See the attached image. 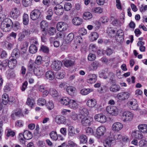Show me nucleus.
<instances>
[{
  "mask_svg": "<svg viewBox=\"0 0 147 147\" xmlns=\"http://www.w3.org/2000/svg\"><path fill=\"white\" fill-rule=\"evenodd\" d=\"M2 30L5 32H9L12 28L15 31H17L20 28V23L17 21L13 22L10 19L5 20L2 25Z\"/></svg>",
  "mask_w": 147,
  "mask_h": 147,
  "instance_id": "1",
  "label": "nucleus"
},
{
  "mask_svg": "<svg viewBox=\"0 0 147 147\" xmlns=\"http://www.w3.org/2000/svg\"><path fill=\"white\" fill-rule=\"evenodd\" d=\"M133 116V114L131 112L125 111L122 114V120L124 122H128L132 120Z\"/></svg>",
  "mask_w": 147,
  "mask_h": 147,
  "instance_id": "2",
  "label": "nucleus"
},
{
  "mask_svg": "<svg viewBox=\"0 0 147 147\" xmlns=\"http://www.w3.org/2000/svg\"><path fill=\"white\" fill-rule=\"evenodd\" d=\"M93 119L90 117H85L81 120V123L84 126H89L92 125L93 123Z\"/></svg>",
  "mask_w": 147,
  "mask_h": 147,
  "instance_id": "3",
  "label": "nucleus"
},
{
  "mask_svg": "<svg viewBox=\"0 0 147 147\" xmlns=\"http://www.w3.org/2000/svg\"><path fill=\"white\" fill-rule=\"evenodd\" d=\"M41 11L38 9H35L32 11L30 14V18L33 20L38 19L41 15Z\"/></svg>",
  "mask_w": 147,
  "mask_h": 147,
  "instance_id": "4",
  "label": "nucleus"
},
{
  "mask_svg": "<svg viewBox=\"0 0 147 147\" xmlns=\"http://www.w3.org/2000/svg\"><path fill=\"white\" fill-rule=\"evenodd\" d=\"M107 112L113 116H117L118 114V111L117 108L114 106H109L107 107Z\"/></svg>",
  "mask_w": 147,
  "mask_h": 147,
  "instance_id": "5",
  "label": "nucleus"
},
{
  "mask_svg": "<svg viewBox=\"0 0 147 147\" xmlns=\"http://www.w3.org/2000/svg\"><path fill=\"white\" fill-rule=\"evenodd\" d=\"M106 131V128L104 126H101L96 129L95 136L99 138L100 136L103 135Z\"/></svg>",
  "mask_w": 147,
  "mask_h": 147,
  "instance_id": "6",
  "label": "nucleus"
},
{
  "mask_svg": "<svg viewBox=\"0 0 147 147\" xmlns=\"http://www.w3.org/2000/svg\"><path fill=\"white\" fill-rule=\"evenodd\" d=\"M130 95V93L125 92L118 93L117 96V97L119 100L123 101L127 99Z\"/></svg>",
  "mask_w": 147,
  "mask_h": 147,
  "instance_id": "7",
  "label": "nucleus"
},
{
  "mask_svg": "<svg viewBox=\"0 0 147 147\" xmlns=\"http://www.w3.org/2000/svg\"><path fill=\"white\" fill-rule=\"evenodd\" d=\"M127 105L131 110H138V105L136 100L132 99L127 103Z\"/></svg>",
  "mask_w": 147,
  "mask_h": 147,
  "instance_id": "8",
  "label": "nucleus"
},
{
  "mask_svg": "<svg viewBox=\"0 0 147 147\" xmlns=\"http://www.w3.org/2000/svg\"><path fill=\"white\" fill-rule=\"evenodd\" d=\"M53 10L55 13L59 16L63 15L64 11L63 7L59 4L56 5L54 7Z\"/></svg>",
  "mask_w": 147,
  "mask_h": 147,
  "instance_id": "9",
  "label": "nucleus"
},
{
  "mask_svg": "<svg viewBox=\"0 0 147 147\" xmlns=\"http://www.w3.org/2000/svg\"><path fill=\"white\" fill-rule=\"evenodd\" d=\"M123 127V125L119 122L114 123L112 125V130L115 132H118L121 130Z\"/></svg>",
  "mask_w": 147,
  "mask_h": 147,
  "instance_id": "10",
  "label": "nucleus"
},
{
  "mask_svg": "<svg viewBox=\"0 0 147 147\" xmlns=\"http://www.w3.org/2000/svg\"><path fill=\"white\" fill-rule=\"evenodd\" d=\"M68 25L66 23L60 22L58 23L57 25V30L60 32L66 30L68 28Z\"/></svg>",
  "mask_w": 147,
  "mask_h": 147,
  "instance_id": "11",
  "label": "nucleus"
},
{
  "mask_svg": "<svg viewBox=\"0 0 147 147\" xmlns=\"http://www.w3.org/2000/svg\"><path fill=\"white\" fill-rule=\"evenodd\" d=\"M20 14V10L16 8L13 9L10 13L11 17L15 19H17Z\"/></svg>",
  "mask_w": 147,
  "mask_h": 147,
  "instance_id": "12",
  "label": "nucleus"
},
{
  "mask_svg": "<svg viewBox=\"0 0 147 147\" xmlns=\"http://www.w3.org/2000/svg\"><path fill=\"white\" fill-rule=\"evenodd\" d=\"M95 119L97 121L101 123H104L107 121V118L106 116L102 114L96 115L94 117Z\"/></svg>",
  "mask_w": 147,
  "mask_h": 147,
  "instance_id": "13",
  "label": "nucleus"
},
{
  "mask_svg": "<svg viewBox=\"0 0 147 147\" xmlns=\"http://www.w3.org/2000/svg\"><path fill=\"white\" fill-rule=\"evenodd\" d=\"M131 136L134 138L138 139H142L143 137L142 132L139 130L134 131L132 133Z\"/></svg>",
  "mask_w": 147,
  "mask_h": 147,
  "instance_id": "14",
  "label": "nucleus"
},
{
  "mask_svg": "<svg viewBox=\"0 0 147 147\" xmlns=\"http://www.w3.org/2000/svg\"><path fill=\"white\" fill-rule=\"evenodd\" d=\"M62 66V63L59 61H55L53 62L51 65L52 67L54 69L57 70L60 69Z\"/></svg>",
  "mask_w": 147,
  "mask_h": 147,
  "instance_id": "15",
  "label": "nucleus"
},
{
  "mask_svg": "<svg viewBox=\"0 0 147 147\" xmlns=\"http://www.w3.org/2000/svg\"><path fill=\"white\" fill-rule=\"evenodd\" d=\"M97 80L96 76L95 74H89L87 77V81L88 83H94Z\"/></svg>",
  "mask_w": 147,
  "mask_h": 147,
  "instance_id": "16",
  "label": "nucleus"
},
{
  "mask_svg": "<svg viewBox=\"0 0 147 147\" xmlns=\"http://www.w3.org/2000/svg\"><path fill=\"white\" fill-rule=\"evenodd\" d=\"M65 117L62 116L57 115L55 118V122L59 124L64 123L65 122Z\"/></svg>",
  "mask_w": 147,
  "mask_h": 147,
  "instance_id": "17",
  "label": "nucleus"
},
{
  "mask_svg": "<svg viewBox=\"0 0 147 147\" xmlns=\"http://www.w3.org/2000/svg\"><path fill=\"white\" fill-rule=\"evenodd\" d=\"M73 24L76 26H79L82 24L83 20L81 18L78 17H75L72 20Z\"/></svg>",
  "mask_w": 147,
  "mask_h": 147,
  "instance_id": "18",
  "label": "nucleus"
},
{
  "mask_svg": "<svg viewBox=\"0 0 147 147\" xmlns=\"http://www.w3.org/2000/svg\"><path fill=\"white\" fill-rule=\"evenodd\" d=\"M2 101L3 104L4 105L7 104L9 102H13V101H11L9 100L8 95L6 93H4L3 94L2 96Z\"/></svg>",
  "mask_w": 147,
  "mask_h": 147,
  "instance_id": "19",
  "label": "nucleus"
},
{
  "mask_svg": "<svg viewBox=\"0 0 147 147\" xmlns=\"http://www.w3.org/2000/svg\"><path fill=\"white\" fill-rule=\"evenodd\" d=\"M123 32L121 30H118L116 33L117 40L119 42L123 39Z\"/></svg>",
  "mask_w": 147,
  "mask_h": 147,
  "instance_id": "20",
  "label": "nucleus"
},
{
  "mask_svg": "<svg viewBox=\"0 0 147 147\" xmlns=\"http://www.w3.org/2000/svg\"><path fill=\"white\" fill-rule=\"evenodd\" d=\"M138 129L141 132L144 134L147 133V125L140 124L138 126Z\"/></svg>",
  "mask_w": 147,
  "mask_h": 147,
  "instance_id": "21",
  "label": "nucleus"
},
{
  "mask_svg": "<svg viewBox=\"0 0 147 147\" xmlns=\"http://www.w3.org/2000/svg\"><path fill=\"white\" fill-rule=\"evenodd\" d=\"M69 105V107L72 109H75L78 108V104L77 101L74 100H71Z\"/></svg>",
  "mask_w": 147,
  "mask_h": 147,
  "instance_id": "22",
  "label": "nucleus"
},
{
  "mask_svg": "<svg viewBox=\"0 0 147 147\" xmlns=\"http://www.w3.org/2000/svg\"><path fill=\"white\" fill-rule=\"evenodd\" d=\"M96 104V100L94 99L89 100L86 102L87 106L90 107H94Z\"/></svg>",
  "mask_w": 147,
  "mask_h": 147,
  "instance_id": "23",
  "label": "nucleus"
},
{
  "mask_svg": "<svg viewBox=\"0 0 147 147\" xmlns=\"http://www.w3.org/2000/svg\"><path fill=\"white\" fill-rule=\"evenodd\" d=\"M45 76L47 79L50 80H53L55 78V75L53 72L51 71H47L46 73Z\"/></svg>",
  "mask_w": 147,
  "mask_h": 147,
  "instance_id": "24",
  "label": "nucleus"
},
{
  "mask_svg": "<svg viewBox=\"0 0 147 147\" xmlns=\"http://www.w3.org/2000/svg\"><path fill=\"white\" fill-rule=\"evenodd\" d=\"M24 138L28 140L31 139L32 137L31 133L28 130H26L24 132Z\"/></svg>",
  "mask_w": 147,
  "mask_h": 147,
  "instance_id": "25",
  "label": "nucleus"
},
{
  "mask_svg": "<svg viewBox=\"0 0 147 147\" xmlns=\"http://www.w3.org/2000/svg\"><path fill=\"white\" fill-rule=\"evenodd\" d=\"M48 26V24L45 21H42L40 23V26L42 29V32L45 33V30L46 28Z\"/></svg>",
  "mask_w": 147,
  "mask_h": 147,
  "instance_id": "26",
  "label": "nucleus"
},
{
  "mask_svg": "<svg viewBox=\"0 0 147 147\" xmlns=\"http://www.w3.org/2000/svg\"><path fill=\"white\" fill-rule=\"evenodd\" d=\"M71 100L67 97H63L61 99L60 102L62 104L67 105L69 104Z\"/></svg>",
  "mask_w": 147,
  "mask_h": 147,
  "instance_id": "27",
  "label": "nucleus"
},
{
  "mask_svg": "<svg viewBox=\"0 0 147 147\" xmlns=\"http://www.w3.org/2000/svg\"><path fill=\"white\" fill-rule=\"evenodd\" d=\"M120 89V86L116 84H113L110 88V91L113 92H116L118 91Z\"/></svg>",
  "mask_w": 147,
  "mask_h": 147,
  "instance_id": "28",
  "label": "nucleus"
},
{
  "mask_svg": "<svg viewBox=\"0 0 147 147\" xmlns=\"http://www.w3.org/2000/svg\"><path fill=\"white\" fill-rule=\"evenodd\" d=\"M20 54V50L17 49H15L13 50L11 55L13 57L17 58L19 57Z\"/></svg>",
  "mask_w": 147,
  "mask_h": 147,
  "instance_id": "29",
  "label": "nucleus"
},
{
  "mask_svg": "<svg viewBox=\"0 0 147 147\" xmlns=\"http://www.w3.org/2000/svg\"><path fill=\"white\" fill-rule=\"evenodd\" d=\"M75 89V88L73 86H69L66 88V90L69 94L72 95L74 93Z\"/></svg>",
  "mask_w": 147,
  "mask_h": 147,
  "instance_id": "30",
  "label": "nucleus"
},
{
  "mask_svg": "<svg viewBox=\"0 0 147 147\" xmlns=\"http://www.w3.org/2000/svg\"><path fill=\"white\" fill-rule=\"evenodd\" d=\"M17 61L16 59H12L9 62V67L10 68H13L17 64Z\"/></svg>",
  "mask_w": 147,
  "mask_h": 147,
  "instance_id": "31",
  "label": "nucleus"
},
{
  "mask_svg": "<svg viewBox=\"0 0 147 147\" xmlns=\"http://www.w3.org/2000/svg\"><path fill=\"white\" fill-rule=\"evenodd\" d=\"M51 138L53 140L56 141L58 140V135L56 131H52L49 134Z\"/></svg>",
  "mask_w": 147,
  "mask_h": 147,
  "instance_id": "32",
  "label": "nucleus"
},
{
  "mask_svg": "<svg viewBox=\"0 0 147 147\" xmlns=\"http://www.w3.org/2000/svg\"><path fill=\"white\" fill-rule=\"evenodd\" d=\"M37 51L36 46L35 45L32 44L29 47V51L31 53H35L37 52Z\"/></svg>",
  "mask_w": 147,
  "mask_h": 147,
  "instance_id": "33",
  "label": "nucleus"
},
{
  "mask_svg": "<svg viewBox=\"0 0 147 147\" xmlns=\"http://www.w3.org/2000/svg\"><path fill=\"white\" fill-rule=\"evenodd\" d=\"M23 23L25 25H27L29 23V16L28 14L24 13L23 16Z\"/></svg>",
  "mask_w": 147,
  "mask_h": 147,
  "instance_id": "34",
  "label": "nucleus"
},
{
  "mask_svg": "<svg viewBox=\"0 0 147 147\" xmlns=\"http://www.w3.org/2000/svg\"><path fill=\"white\" fill-rule=\"evenodd\" d=\"M74 37L73 33H71L68 34L65 39V41L67 43L70 42L73 40Z\"/></svg>",
  "mask_w": 147,
  "mask_h": 147,
  "instance_id": "35",
  "label": "nucleus"
},
{
  "mask_svg": "<svg viewBox=\"0 0 147 147\" xmlns=\"http://www.w3.org/2000/svg\"><path fill=\"white\" fill-rule=\"evenodd\" d=\"M93 91V90L92 88L83 89L81 90L80 93L82 95H85Z\"/></svg>",
  "mask_w": 147,
  "mask_h": 147,
  "instance_id": "36",
  "label": "nucleus"
},
{
  "mask_svg": "<svg viewBox=\"0 0 147 147\" xmlns=\"http://www.w3.org/2000/svg\"><path fill=\"white\" fill-rule=\"evenodd\" d=\"M75 134L74 127L71 126H69L68 129V134L69 136H73Z\"/></svg>",
  "mask_w": 147,
  "mask_h": 147,
  "instance_id": "37",
  "label": "nucleus"
},
{
  "mask_svg": "<svg viewBox=\"0 0 147 147\" xmlns=\"http://www.w3.org/2000/svg\"><path fill=\"white\" fill-rule=\"evenodd\" d=\"M98 37V35L97 32H93L90 34V38L91 40L94 41L96 40Z\"/></svg>",
  "mask_w": 147,
  "mask_h": 147,
  "instance_id": "38",
  "label": "nucleus"
},
{
  "mask_svg": "<svg viewBox=\"0 0 147 147\" xmlns=\"http://www.w3.org/2000/svg\"><path fill=\"white\" fill-rule=\"evenodd\" d=\"M80 114L84 116L88 115V112L87 109L86 108L80 109L79 111Z\"/></svg>",
  "mask_w": 147,
  "mask_h": 147,
  "instance_id": "39",
  "label": "nucleus"
},
{
  "mask_svg": "<svg viewBox=\"0 0 147 147\" xmlns=\"http://www.w3.org/2000/svg\"><path fill=\"white\" fill-rule=\"evenodd\" d=\"M98 64V63L96 61L93 62L92 65L89 67V70L91 71L92 70H94L96 69Z\"/></svg>",
  "mask_w": 147,
  "mask_h": 147,
  "instance_id": "40",
  "label": "nucleus"
},
{
  "mask_svg": "<svg viewBox=\"0 0 147 147\" xmlns=\"http://www.w3.org/2000/svg\"><path fill=\"white\" fill-rule=\"evenodd\" d=\"M92 17V14L89 12H84L83 15V18L86 20H89Z\"/></svg>",
  "mask_w": 147,
  "mask_h": 147,
  "instance_id": "41",
  "label": "nucleus"
},
{
  "mask_svg": "<svg viewBox=\"0 0 147 147\" xmlns=\"http://www.w3.org/2000/svg\"><path fill=\"white\" fill-rule=\"evenodd\" d=\"M65 72L64 70H61L56 74V78L58 79H62L65 76Z\"/></svg>",
  "mask_w": 147,
  "mask_h": 147,
  "instance_id": "42",
  "label": "nucleus"
},
{
  "mask_svg": "<svg viewBox=\"0 0 147 147\" xmlns=\"http://www.w3.org/2000/svg\"><path fill=\"white\" fill-rule=\"evenodd\" d=\"M49 93L53 97H56L58 96V92L54 88L50 89Z\"/></svg>",
  "mask_w": 147,
  "mask_h": 147,
  "instance_id": "43",
  "label": "nucleus"
},
{
  "mask_svg": "<svg viewBox=\"0 0 147 147\" xmlns=\"http://www.w3.org/2000/svg\"><path fill=\"white\" fill-rule=\"evenodd\" d=\"M33 71L34 74L37 76H40L43 74L42 70L38 67H36L34 69Z\"/></svg>",
  "mask_w": 147,
  "mask_h": 147,
  "instance_id": "44",
  "label": "nucleus"
},
{
  "mask_svg": "<svg viewBox=\"0 0 147 147\" xmlns=\"http://www.w3.org/2000/svg\"><path fill=\"white\" fill-rule=\"evenodd\" d=\"M28 67L29 71H33L34 69L36 67V64L34 62L30 61L28 64Z\"/></svg>",
  "mask_w": 147,
  "mask_h": 147,
  "instance_id": "45",
  "label": "nucleus"
},
{
  "mask_svg": "<svg viewBox=\"0 0 147 147\" xmlns=\"http://www.w3.org/2000/svg\"><path fill=\"white\" fill-rule=\"evenodd\" d=\"M80 143L81 144L86 143L87 141V138L84 135H82L80 137Z\"/></svg>",
  "mask_w": 147,
  "mask_h": 147,
  "instance_id": "46",
  "label": "nucleus"
},
{
  "mask_svg": "<svg viewBox=\"0 0 147 147\" xmlns=\"http://www.w3.org/2000/svg\"><path fill=\"white\" fill-rule=\"evenodd\" d=\"M37 103L40 106H43L46 104V100L43 98H39L37 100Z\"/></svg>",
  "mask_w": 147,
  "mask_h": 147,
  "instance_id": "47",
  "label": "nucleus"
},
{
  "mask_svg": "<svg viewBox=\"0 0 147 147\" xmlns=\"http://www.w3.org/2000/svg\"><path fill=\"white\" fill-rule=\"evenodd\" d=\"M64 63L66 67H68L73 65L74 62L71 60L65 59L64 60Z\"/></svg>",
  "mask_w": 147,
  "mask_h": 147,
  "instance_id": "48",
  "label": "nucleus"
},
{
  "mask_svg": "<svg viewBox=\"0 0 147 147\" xmlns=\"http://www.w3.org/2000/svg\"><path fill=\"white\" fill-rule=\"evenodd\" d=\"M26 103L28 105L32 108L34 104V101L32 98H28L27 99Z\"/></svg>",
  "mask_w": 147,
  "mask_h": 147,
  "instance_id": "49",
  "label": "nucleus"
},
{
  "mask_svg": "<svg viewBox=\"0 0 147 147\" xmlns=\"http://www.w3.org/2000/svg\"><path fill=\"white\" fill-rule=\"evenodd\" d=\"M6 16L5 14H4L3 13H0V22H2L1 23V28L2 30V24L3 23H4V22L7 19H9V18H5Z\"/></svg>",
  "mask_w": 147,
  "mask_h": 147,
  "instance_id": "50",
  "label": "nucleus"
},
{
  "mask_svg": "<svg viewBox=\"0 0 147 147\" xmlns=\"http://www.w3.org/2000/svg\"><path fill=\"white\" fill-rule=\"evenodd\" d=\"M92 11L96 13H101L102 12V9L100 7H96L92 9Z\"/></svg>",
  "mask_w": 147,
  "mask_h": 147,
  "instance_id": "51",
  "label": "nucleus"
},
{
  "mask_svg": "<svg viewBox=\"0 0 147 147\" xmlns=\"http://www.w3.org/2000/svg\"><path fill=\"white\" fill-rule=\"evenodd\" d=\"M16 76V74L14 72L11 70H9L8 71L7 77L9 78H14Z\"/></svg>",
  "mask_w": 147,
  "mask_h": 147,
  "instance_id": "52",
  "label": "nucleus"
},
{
  "mask_svg": "<svg viewBox=\"0 0 147 147\" xmlns=\"http://www.w3.org/2000/svg\"><path fill=\"white\" fill-rule=\"evenodd\" d=\"M53 13L52 10L51 9H49L47 12V16H46V18L49 20L51 19V17L52 16Z\"/></svg>",
  "mask_w": 147,
  "mask_h": 147,
  "instance_id": "53",
  "label": "nucleus"
},
{
  "mask_svg": "<svg viewBox=\"0 0 147 147\" xmlns=\"http://www.w3.org/2000/svg\"><path fill=\"white\" fill-rule=\"evenodd\" d=\"M48 32L50 35H53L56 33V29L53 27H50L49 28Z\"/></svg>",
  "mask_w": 147,
  "mask_h": 147,
  "instance_id": "54",
  "label": "nucleus"
},
{
  "mask_svg": "<svg viewBox=\"0 0 147 147\" xmlns=\"http://www.w3.org/2000/svg\"><path fill=\"white\" fill-rule=\"evenodd\" d=\"M40 50L41 51L45 53H48L49 52V48L45 46L42 45L40 47Z\"/></svg>",
  "mask_w": 147,
  "mask_h": 147,
  "instance_id": "55",
  "label": "nucleus"
},
{
  "mask_svg": "<svg viewBox=\"0 0 147 147\" xmlns=\"http://www.w3.org/2000/svg\"><path fill=\"white\" fill-rule=\"evenodd\" d=\"M42 61V57L40 56H38L37 57L35 62L34 63L35 64H36L37 65H40L41 64Z\"/></svg>",
  "mask_w": 147,
  "mask_h": 147,
  "instance_id": "56",
  "label": "nucleus"
},
{
  "mask_svg": "<svg viewBox=\"0 0 147 147\" xmlns=\"http://www.w3.org/2000/svg\"><path fill=\"white\" fill-rule=\"evenodd\" d=\"M71 8V5L69 3H65L64 5V8L66 11H69L70 10Z\"/></svg>",
  "mask_w": 147,
  "mask_h": 147,
  "instance_id": "57",
  "label": "nucleus"
},
{
  "mask_svg": "<svg viewBox=\"0 0 147 147\" xmlns=\"http://www.w3.org/2000/svg\"><path fill=\"white\" fill-rule=\"evenodd\" d=\"M140 146L142 147H147V141L144 140H142L140 141L139 142Z\"/></svg>",
  "mask_w": 147,
  "mask_h": 147,
  "instance_id": "58",
  "label": "nucleus"
},
{
  "mask_svg": "<svg viewBox=\"0 0 147 147\" xmlns=\"http://www.w3.org/2000/svg\"><path fill=\"white\" fill-rule=\"evenodd\" d=\"M46 105L49 110H51L53 109L54 107V105L53 102L51 101H49L48 103Z\"/></svg>",
  "mask_w": 147,
  "mask_h": 147,
  "instance_id": "59",
  "label": "nucleus"
},
{
  "mask_svg": "<svg viewBox=\"0 0 147 147\" xmlns=\"http://www.w3.org/2000/svg\"><path fill=\"white\" fill-rule=\"evenodd\" d=\"M96 58V56L95 54H89L88 56V60L90 61L94 60Z\"/></svg>",
  "mask_w": 147,
  "mask_h": 147,
  "instance_id": "60",
  "label": "nucleus"
},
{
  "mask_svg": "<svg viewBox=\"0 0 147 147\" xmlns=\"http://www.w3.org/2000/svg\"><path fill=\"white\" fill-rule=\"evenodd\" d=\"M78 115L74 112H72L70 114V117L74 120H76L78 119Z\"/></svg>",
  "mask_w": 147,
  "mask_h": 147,
  "instance_id": "61",
  "label": "nucleus"
},
{
  "mask_svg": "<svg viewBox=\"0 0 147 147\" xmlns=\"http://www.w3.org/2000/svg\"><path fill=\"white\" fill-rule=\"evenodd\" d=\"M107 32L108 33L109 35L111 37L114 36L115 35V31L112 30L111 28L108 29Z\"/></svg>",
  "mask_w": 147,
  "mask_h": 147,
  "instance_id": "62",
  "label": "nucleus"
},
{
  "mask_svg": "<svg viewBox=\"0 0 147 147\" xmlns=\"http://www.w3.org/2000/svg\"><path fill=\"white\" fill-rule=\"evenodd\" d=\"M7 136L8 137L11 136L13 137L15 135V132L11 129H8L7 130Z\"/></svg>",
  "mask_w": 147,
  "mask_h": 147,
  "instance_id": "63",
  "label": "nucleus"
},
{
  "mask_svg": "<svg viewBox=\"0 0 147 147\" xmlns=\"http://www.w3.org/2000/svg\"><path fill=\"white\" fill-rule=\"evenodd\" d=\"M112 141L110 140H106L104 142L105 147H111Z\"/></svg>",
  "mask_w": 147,
  "mask_h": 147,
  "instance_id": "64",
  "label": "nucleus"
}]
</instances>
